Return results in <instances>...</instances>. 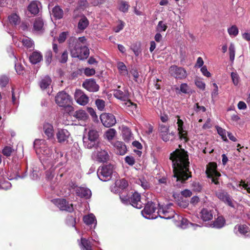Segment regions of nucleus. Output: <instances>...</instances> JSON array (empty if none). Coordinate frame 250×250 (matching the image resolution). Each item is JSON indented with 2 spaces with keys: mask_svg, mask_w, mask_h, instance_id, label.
Instances as JSON below:
<instances>
[{
  "mask_svg": "<svg viewBox=\"0 0 250 250\" xmlns=\"http://www.w3.org/2000/svg\"><path fill=\"white\" fill-rule=\"evenodd\" d=\"M114 166L111 164L100 167L98 169V176L103 181H108L111 178Z\"/></svg>",
  "mask_w": 250,
  "mask_h": 250,
  "instance_id": "20e7f679",
  "label": "nucleus"
},
{
  "mask_svg": "<svg viewBox=\"0 0 250 250\" xmlns=\"http://www.w3.org/2000/svg\"><path fill=\"white\" fill-rule=\"evenodd\" d=\"M229 59L231 62H233L235 58V48L233 43H231L229 48Z\"/></svg>",
  "mask_w": 250,
  "mask_h": 250,
  "instance_id": "de8ad7c7",
  "label": "nucleus"
},
{
  "mask_svg": "<svg viewBox=\"0 0 250 250\" xmlns=\"http://www.w3.org/2000/svg\"><path fill=\"white\" fill-rule=\"evenodd\" d=\"M162 139L165 142H167L169 140H172V138H170L169 132H166L165 133L160 134Z\"/></svg>",
  "mask_w": 250,
  "mask_h": 250,
  "instance_id": "680f3d73",
  "label": "nucleus"
},
{
  "mask_svg": "<svg viewBox=\"0 0 250 250\" xmlns=\"http://www.w3.org/2000/svg\"><path fill=\"white\" fill-rule=\"evenodd\" d=\"M125 161L126 163L130 166H133L135 164V159L132 156H126Z\"/></svg>",
  "mask_w": 250,
  "mask_h": 250,
  "instance_id": "0e129e2a",
  "label": "nucleus"
},
{
  "mask_svg": "<svg viewBox=\"0 0 250 250\" xmlns=\"http://www.w3.org/2000/svg\"><path fill=\"white\" fill-rule=\"evenodd\" d=\"M15 70L17 73L19 74H23L24 72V69L22 65L20 64H16L15 65Z\"/></svg>",
  "mask_w": 250,
  "mask_h": 250,
  "instance_id": "052dcab7",
  "label": "nucleus"
},
{
  "mask_svg": "<svg viewBox=\"0 0 250 250\" xmlns=\"http://www.w3.org/2000/svg\"><path fill=\"white\" fill-rule=\"evenodd\" d=\"M22 45L26 48H33L34 47V42L31 39L27 37L23 38L22 40Z\"/></svg>",
  "mask_w": 250,
  "mask_h": 250,
  "instance_id": "58836bf2",
  "label": "nucleus"
},
{
  "mask_svg": "<svg viewBox=\"0 0 250 250\" xmlns=\"http://www.w3.org/2000/svg\"><path fill=\"white\" fill-rule=\"evenodd\" d=\"M129 5L127 4V2L125 1H122L120 3V6L119 9L120 11L126 13L128 11Z\"/></svg>",
  "mask_w": 250,
  "mask_h": 250,
  "instance_id": "864d4df0",
  "label": "nucleus"
},
{
  "mask_svg": "<svg viewBox=\"0 0 250 250\" xmlns=\"http://www.w3.org/2000/svg\"><path fill=\"white\" fill-rule=\"evenodd\" d=\"M117 67L120 74L122 75L125 76L128 74L126 67L124 62H119L117 64Z\"/></svg>",
  "mask_w": 250,
  "mask_h": 250,
  "instance_id": "37998d69",
  "label": "nucleus"
},
{
  "mask_svg": "<svg viewBox=\"0 0 250 250\" xmlns=\"http://www.w3.org/2000/svg\"><path fill=\"white\" fill-rule=\"evenodd\" d=\"M43 130L48 139H51L54 137V129L53 125L49 123H45L43 125Z\"/></svg>",
  "mask_w": 250,
  "mask_h": 250,
  "instance_id": "4be33fe9",
  "label": "nucleus"
},
{
  "mask_svg": "<svg viewBox=\"0 0 250 250\" xmlns=\"http://www.w3.org/2000/svg\"><path fill=\"white\" fill-rule=\"evenodd\" d=\"M159 131L160 134L165 133L166 132H169V126H167L164 125H160Z\"/></svg>",
  "mask_w": 250,
  "mask_h": 250,
  "instance_id": "774afa93",
  "label": "nucleus"
},
{
  "mask_svg": "<svg viewBox=\"0 0 250 250\" xmlns=\"http://www.w3.org/2000/svg\"><path fill=\"white\" fill-rule=\"evenodd\" d=\"M216 196L222 201L224 202L230 207H233L231 198L228 193L222 191H218L216 193Z\"/></svg>",
  "mask_w": 250,
  "mask_h": 250,
  "instance_id": "aec40b11",
  "label": "nucleus"
},
{
  "mask_svg": "<svg viewBox=\"0 0 250 250\" xmlns=\"http://www.w3.org/2000/svg\"><path fill=\"white\" fill-rule=\"evenodd\" d=\"M88 25L89 21L88 19L85 16H83L79 20L78 24V28L79 30L83 31L86 28Z\"/></svg>",
  "mask_w": 250,
  "mask_h": 250,
  "instance_id": "473e14b6",
  "label": "nucleus"
},
{
  "mask_svg": "<svg viewBox=\"0 0 250 250\" xmlns=\"http://www.w3.org/2000/svg\"><path fill=\"white\" fill-rule=\"evenodd\" d=\"M82 44L77 39H73L69 41V48L71 56L72 58H78L82 50Z\"/></svg>",
  "mask_w": 250,
  "mask_h": 250,
  "instance_id": "0eeeda50",
  "label": "nucleus"
},
{
  "mask_svg": "<svg viewBox=\"0 0 250 250\" xmlns=\"http://www.w3.org/2000/svg\"><path fill=\"white\" fill-rule=\"evenodd\" d=\"M81 246L82 250H92L90 242L86 238H81Z\"/></svg>",
  "mask_w": 250,
  "mask_h": 250,
  "instance_id": "e433bc0d",
  "label": "nucleus"
},
{
  "mask_svg": "<svg viewBox=\"0 0 250 250\" xmlns=\"http://www.w3.org/2000/svg\"><path fill=\"white\" fill-rule=\"evenodd\" d=\"M68 33V32H63L59 35L58 39V41L59 43H62L64 42L66 39Z\"/></svg>",
  "mask_w": 250,
  "mask_h": 250,
  "instance_id": "bf43d9fd",
  "label": "nucleus"
},
{
  "mask_svg": "<svg viewBox=\"0 0 250 250\" xmlns=\"http://www.w3.org/2000/svg\"><path fill=\"white\" fill-rule=\"evenodd\" d=\"M169 159L172 163L173 172V181L176 185L180 187L191 177V172L189 170V162L188 152L184 149H176L170 153Z\"/></svg>",
  "mask_w": 250,
  "mask_h": 250,
  "instance_id": "f257e3e1",
  "label": "nucleus"
},
{
  "mask_svg": "<svg viewBox=\"0 0 250 250\" xmlns=\"http://www.w3.org/2000/svg\"><path fill=\"white\" fill-rule=\"evenodd\" d=\"M234 232L235 234L238 233L244 238H250V229L246 224H237L234 228Z\"/></svg>",
  "mask_w": 250,
  "mask_h": 250,
  "instance_id": "4468645a",
  "label": "nucleus"
},
{
  "mask_svg": "<svg viewBox=\"0 0 250 250\" xmlns=\"http://www.w3.org/2000/svg\"><path fill=\"white\" fill-rule=\"evenodd\" d=\"M172 204L170 203L167 205H161L158 204L159 208L158 211L156 212L157 216H159L162 218L169 219L174 217L175 214V211L171 208Z\"/></svg>",
  "mask_w": 250,
  "mask_h": 250,
  "instance_id": "7ed1b4c3",
  "label": "nucleus"
},
{
  "mask_svg": "<svg viewBox=\"0 0 250 250\" xmlns=\"http://www.w3.org/2000/svg\"><path fill=\"white\" fill-rule=\"evenodd\" d=\"M42 60V55L41 52L33 51L29 56V61L32 64H35L40 62Z\"/></svg>",
  "mask_w": 250,
  "mask_h": 250,
  "instance_id": "393cba45",
  "label": "nucleus"
},
{
  "mask_svg": "<svg viewBox=\"0 0 250 250\" xmlns=\"http://www.w3.org/2000/svg\"><path fill=\"white\" fill-rule=\"evenodd\" d=\"M116 131L114 128L108 129L105 133V137L108 141L113 140L116 134Z\"/></svg>",
  "mask_w": 250,
  "mask_h": 250,
  "instance_id": "79ce46f5",
  "label": "nucleus"
},
{
  "mask_svg": "<svg viewBox=\"0 0 250 250\" xmlns=\"http://www.w3.org/2000/svg\"><path fill=\"white\" fill-rule=\"evenodd\" d=\"M214 213L213 209L208 208H203L200 211L201 218L204 221H208L213 218Z\"/></svg>",
  "mask_w": 250,
  "mask_h": 250,
  "instance_id": "6ab92c4d",
  "label": "nucleus"
},
{
  "mask_svg": "<svg viewBox=\"0 0 250 250\" xmlns=\"http://www.w3.org/2000/svg\"><path fill=\"white\" fill-rule=\"evenodd\" d=\"M114 149L117 154L124 155L127 151L125 144L121 141H117L114 144Z\"/></svg>",
  "mask_w": 250,
  "mask_h": 250,
  "instance_id": "412c9836",
  "label": "nucleus"
},
{
  "mask_svg": "<svg viewBox=\"0 0 250 250\" xmlns=\"http://www.w3.org/2000/svg\"><path fill=\"white\" fill-rule=\"evenodd\" d=\"M28 10L32 14L36 15L39 12L37 1H32L28 6Z\"/></svg>",
  "mask_w": 250,
  "mask_h": 250,
  "instance_id": "c9c22d12",
  "label": "nucleus"
},
{
  "mask_svg": "<svg viewBox=\"0 0 250 250\" xmlns=\"http://www.w3.org/2000/svg\"><path fill=\"white\" fill-rule=\"evenodd\" d=\"M128 202L134 208L140 209L145 204L141 201V194L137 192H134L130 196Z\"/></svg>",
  "mask_w": 250,
  "mask_h": 250,
  "instance_id": "f8f14e48",
  "label": "nucleus"
},
{
  "mask_svg": "<svg viewBox=\"0 0 250 250\" xmlns=\"http://www.w3.org/2000/svg\"><path fill=\"white\" fill-rule=\"evenodd\" d=\"M113 95L116 98L124 101H127L128 104V106L130 105L134 106L135 108H137V105L136 104L132 103L130 100H129V93L128 92L124 89L122 91L120 89H116L114 90Z\"/></svg>",
  "mask_w": 250,
  "mask_h": 250,
  "instance_id": "1a4fd4ad",
  "label": "nucleus"
},
{
  "mask_svg": "<svg viewBox=\"0 0 250 250\" xmlns=\"http://www.w3.org/2000/svg\"><path fill=\"white\" fill-rule=\"evenodd\" d=\"M80 54L78 58L80 60H84L88 58L89 55V50L87 47L85 45L82 46V50H81Z\"/></svg>",
  "mask_w": 250,
  "mask_h": 250,
  "instance_id": "4c0bfd02",
  "label": "nucleus"
},
{
  "mask_svg": "<svg viewBox=\"0 0 250 250\" xmlns=\"http://www.w3.org/2000/svg\"><path fill=\"white\" fill-rule=\"evenodd\" d=\"M176 117L178 118L177 124L179 138L181 140H183L185 142H187L188 141V138L187 137V132L183 128L184 122L180 119L179 116L177 115Z\"/></svg>",
  "mask_w": 250,
  "mask_h": 250,
  "instance_id": "f3484780",
  "label": "nucleus"
},
{
  "mask_svg": "<svg viewBox=\"0 0 250 250\" xmlns=\"http://www.w3.org/2000/svg\"><path fill=\"white\" fill-rule=\"evenodd\" d=\"M109 159V156L108 152L105 150H102L99 151L97 154V160L100 162L104 163Z\"/></svg>",
  "mask_w": 250,
  "mask_h": 250,
  "instance_id": "7c9ffc66",
  "label": "nucleus"
},
{
  "mask_svg": "<svg viewBox=\"0 0 250 250\" xmlns=\"http://www.w3.org/2000/svg\"><path fill=\"white\" fill-rule=\"evenodd\" d=\"M226 220L225 218L221 215L218 217L212 222L213 227L217 229H220L225 226Z\"/></svg>",
  "mask_w": 250,
  "mask_h": 250,
  "instance_id": "c756f323",
  "label": "nucleus"
},
{
  "mask_svg": "<svg viewBox=\"0 0 250 250\" xmlns=\"http://www.w3.org/2000/svg\"><path fill=\"white\" fill-rule=\"evenodd\" d=\"M83 86L90 92H95L99 90V86L95 80L89 79L85 80L83 83Z\"/></svg>",
  "mask_w": 250,
  "mask_h": 250,
  "instance_id": "2eb2a0df",
  "label": "nucleus"
},
{
  "mask_svg": "<svg viewBox=\"0 0 250 250\" xmlns=\"http://www.w3.org/2000/svg\"><path fill=\"white\" fill-rule=\"evenodd\" d=\"M55 102L59 106L66 107L70 106L72 99L70 96L67 93L62 91L56 96Z\"/></svg>",
  "mask_w": 250,
  "mask_h": 250,
  "instance_id": "423d86ee",
  "label": "nucleus"
},
{
  "mask_svg": "<svg viewBox=\"0 0 250 250\" xmlns=\"http://www.w3.org/2000/svg\"><path fill=\"white\" fill-rule=\"evenodd\" d=\"M54 203L61 210H65L69 212H72L74 210L73 205L70 204L65 199L58 198L54 200Z\"/></svg>",
  "mask_w": 250,
  "mask_h": 250,
  "instance_id": "9d476101",
  "label": "nucleus"
},
{
  "mask_svg": "<svg viewBox=\"0 0 250 250\" xmlns=\"http://www.w3.org/2000/svg\"><path fill=\"white\" fill-rule=\"evenodd\" d=\"M83 142L84 146L89 149L97 148L99 143V142L95 141L94 139H91L85 136L83 137Z\"/></svg>",
  "mask_w": 250,
  "mask_h": 250,
  "instance_id": "b1692460",
  "label": "nucleus"
},
{
  "mask_svg": "<svg viewBox=\"0 0 250 250\" xmlns=\"http://www.w3.org/2000/svg\"><path fill=\"white\" fill-rule=\"evenodd\" d=\"M9 82V78L6 76H1L0 77V86L5 87Z\"/></svg>",
  "mask_w": 250,
  "mask_h": 250,
  "instance_id": "13d9d810",
  "label": "nucleus"
},
{
  "mask_svg": "<svg viewBox=\"0 0 250 250\" xmlns=\"http://www.w3.org/2000/svg\"><path fill=\"white\" fill-rule=\"evenodd\" d=\"M123 137L124 141L129 142L133 139V134L130 128L127 126H124L122 129Z\"/></svg>",
  "mask_w": 250,
  "mask_h": 250,
  "instance_id": "a878e982",
  "label": "nucleus"
},
{
  "mask_svg": "<svg viewBox=\"0 0 250 250\" xmlns=\"http://www.w3.org/2000/svg\"><path fill=\"white\" fill-rule=\"evenodd\" d=\"M70 135V133L66 129H59L56 134L58 142L60 143H63L65 142H67Z\"/></svg>",
  "mask_w": 250,
  "mask_h": 250,
  "instance_id": "a211bd4d",
  "label": "nucleus"
},
{
  "mask_svg": "<svg viewBox=\"0 0 250 250\" xmlns=\"http://www.w3.org/2000/svg\"><path fill=\"white\" fill-rule=\"evenodd\" d=\"M158 207V204L152 201H148L142 211V213L146 218L155 219L157 217L156 210Z\"/></svg>",
  "mask_w": 250,
  "mask_h": 250,
  "instance_id": "f03ea898",
  "label": "nucleus"
},
{
  "mask_svg": "<svg viewBox=\"0 0 250 250\" xmlns=\"http://www.w3.org/2000/svg\"><path fill=\"white\" fill-rule=\"evenodd\" d=\"M95 104L98 109L103 110L105 106V102L101 99H97L95 101Z\"/></svg>",
  "mask_w": 250,
  "mask_h": 250,
  "instance_id": "4d7b16f0",
  "label": "nucleus"
},
{
  "mask_svg": "<svg viewBox=\"0 0 250 250\" xmlns=\"http://www.w3.org/2000/svg\"><path fill=\"white\" fill-rule=\"evenodd\" d=\"M52 53L51 50L46 52L45 54V62L47 65H49L52 61Z\"/></svg>",
  "mask_w": 250,
  "mask_h": 250,
  "instance_id": "6e6d98bb",
  "label": "nucleus"
},
{
  "mask_svg": "<svg viewBox=\"0 0 250 250\" xmlns=\"http://www.w3.org/2000/svg\"><path fill=\"white\" fill-rule=\"evenodd\" d=\"M51 82L52 80L50 77L48 76H45L41 79L39 84L41 88L44 90L50 85Z\"/></svg>",
  "mask_w": 250,
  "mask_h": 250,
  "instance_id": "bb28decb",
  "label": "nucleus"
},
{
  "mask_svg": "<svg viewBox=\"0 0 250 250\" xmlns=\"http://www.w3.org/2000/svg\"><path fill=\"white\" fill-rule=\"evenodd\" d=\"M206 173L208 177L211 178L212 182L218 185L219 182L218 177L221 176L220 173L217 171V164L215 162H210L207 166Z\"/></svg>",
  "mask_w": 250,
  "mask_h": 250,
  "instance_id": "39448f33",
  "label": "nucleus"
},
{
  "mask_svg": "<svg viewBox=\"0 0 250 250\" xmlns=\"http://www.w3.org/2000/svg\"><path fill=\"white\" fill-rule=\"evenodd\" d=\"M83 221L86 225L90 226L94 224L95 221L96 222V219L95 216L91 213L87 215H85L83 217Z\"/></svg>",
  "mask_w": 250,
  "mask_h": 250,
  "instance_id": "f704fd0d",
  "label": "nucleus"
},
{
  "mask_svg": "<svg viewBox=\"0 0 250 250\" xmlns=\"http://www.w3.org/2000/svg\"><path fill=\"white\" fill-rule=\"evenodd\" d=\"M100 118L102 124L106 127L113 126L117 122L115 116L111 113H103Z\"/></svg>",
  "mask_w": 250,
  "mask_h": 250,
  "instance_id": "6e6552de",
  "label": "nucleus"
},
{
  "mask_svg": "<svg viewBox=\"0 0 250 250\" xmlns=\"http://www.w3.org/2000/svg\"><path fill=\"white\" fill-rule=\"evenodd\" d=\"M67 59L68 53L67 51L65 50L62 53L60 62L62 63H65L67 61Z\"/></svg>",
  "mask_w": 250,
  "mask_h": 250,
  "instance_id": "338daca9",
  "label": "nucleus"
},
{
  "mask_svg": "<svg viewBox=\"0 0 250 250\" xmlns=\"http://www.w3.org/2000/svg\"><path fill=\"white\" fill-rule=\"evenodd\" d=\"M228 32L229 36L236 37L239 33V30L235 25H233L228 28Z\"/></svg>",
  "mask_w": 250,
  "mask_h": 250,
  "instance_id": "c03bdc74",
  "label": "nucleus"
},
{
  "mask_svg": "<svg viewBox=\"0 0 250 250\" xmlns=\"http://www.w3.org/2000/svg\"><path fill=\"white\" fill-rule=\"evenodd\" d=\"M52 14L56 19H61L63 17V11L59 6H55L52 9Z\"/></svg>",
  "mask_w": 250,
  "mask_h": 250,
  "instance_id": "2f4dec72",
  "label": "nucleus"
},
{
  "mask_svg": "<svg viewBox=\"0 0 250 250\" xmlns=\"http://www.w3.org/2000/svg\"><path fill=\"white\" fill-rule=\"evenodd\" d=\"M84 136L91 139H94V140L99 142V132L96 129H89L87 134Z\"/></svg>",
  "mask_w": 250,
  "mask_h": 250,
  "instance_id": "72a5a7b5",
  "label": "nucleus"
},
{
  "mask_svg": "<svg viewBox=\"0 0 250 250\" xmlns=\"http://www.w3.org/2000/svg\"><path fill=\"white\" fill-rule=\"evenodd\" d=\"M73 117L79 121L86 122L88 119V115L86 112L82 109L76 110L73 114Z\"/></svg>",
  "mask_w": 250,
  "mask_h": 250,
  "instance_id": "5701e85b",
  "label": "nucleus"
},
{
  "mask_svg": "<svg viewBox=\"0 0 250 250\" xmlns=\"http://www.w3.org/2000/svg\"><path fill=\"white\" fill-rule=\"evenodd\" d=\"M75 99L77 103L82 105H86L89 101V98L81 90H77L75 93Z\"/></svg>",
  "mask_w": 250,
  "mask_h": 250,
  "instance_id": "dca6fc26",
  "label": "nucleus"
},
{
  "mask_svg": "<svg viewBox=\"0 0 250 250\" xmlns=\"http://www.w3.org/2000/svg\"><path fill=\"white\" fill-rule=\"evenodd\" d=\"M14 151V150L11 146H6L2 149V153L6 157H9Z\"/></svg>",
  "mask_w": 250,
  "mask_h": 250,
  "instance_id": "8fccbe9b",
  "label": "nucleus"
},
{
  "mask_svg": "<svg viewBox=\"0 0 250 250\" xmlns=\"http://www.w3.org/2000/svg\"><path fill=\"white\" fill-rule=\"evenodd\" d=\"M169 72L171 76L179 79H184L187 75V72L184 68L174 65L170 67Z\"/></svg>",
  "mask_w": 250,
  "mask_h": 250,
  "instance_id": "9b49d317",
  "label": "nucleus"
},
{
  "mask_svg": "<svg viewBox=\"0 0 250 250\" xmlns=\"http://www.w3.org/2000/svg\"><path fill=\"white\" fill-rule=\"evenodd\" d=\"M193 189L194 191L200 192L202 190V186L199 182H194L192 184Z\"/></svg>",
  "mask_w": 250,
  "mask_h": 250,
  "instance_id": "e2e57ef3",
  "label": "nucleus"
},
{
  "mask_svg": "<svg viewBox=\"0 0 250 250\" xmlns=\"http://www.w3.org/2000/svg\"><path fill=\"white\" fill-rule=\"evenodd\" d=\"M120 198L123 203H127L130 196H128L126 191H123L120 193Z\"/></svg>",
  "mask_w": 250,
  "mask_h": 250,
  "instance_id": "3c124183",
  "label": "nucleus"
},
{
  "mask_svg": "<svg viewBox=\"0 0 250 250\" xmlns=\"http://www.w3.org/2000/svg\"><path fill=\"white\" fill-rule=\"evenodd\" d=\"M137 183L140 185L145 189H148L150 187L149 182L144 178H139L137 180Z\"/></svg>",
  "mask_w": 250,
  "mask_h": 250,
  "instance_id": "a18cd8bd",
  "label": "nucleus"
},
{
  "mask_svg": "<svg viewBox=\"0 0 250 250\" xmlns=\"http://www.w3.org/2000/svg\"><path fill=\"white\" fill-rule=\"evenodd\" d=\"M9 22L11 24L17 25L20 23V18L16 14H12L8 17Z\"/></svg>",
  "mask_w": 250,
  "mask_h": 250,
  "instance_id": "ea45409f",
  "label": "nucleus"
},
{
  "mask_svg": "<svg viewBox=\"0 0 250 250\" xmlns=\"http://www.w3.org/2000/svg\"><path fill=\"white\" fill-rule=\"evenodd\" d=\"M44 22L41 18H37L33 22V29L36 31H42L43 29Z\"/></svg>",
  "mask_w": 250,
  "mask_h": 250,
  "instance_id": "cd10ccee",
  "label": "nucleus"
},
{
  "mask_svg": "<svg viewBox=\"0 0 250 250\" xmlns=\"http://www.w3.org/2000/svg\"><path fill=\"white\" fill-rule=\"evenodd\" d=\"M95 70L93 68H86L84 69V73L87 76H91L95 74Z\"/></svg>",
  "mask_w": 250,
  "mask_h": 250,
  "instance_id": "69168bd1",
  "label": "nucleus"
},
{
  "mask_svg": "<svg viewBox=\"0 0 250 250\" xmlns=\"http://www.w3.org/2000/svg\"><path fill=\"white\" fill-rule=\"evenodd\" d=\"M177 204L179 207L185 208L188 206L189 201L187 198L181 196L177 200Z\"/></svg>",
  "mask_w": 250,
  "mask_h": 250,
  "instance_id": "a19ab883",
  "label": "nucleus"
},
{
  "mask_svg": "<svg viewBox=\"0 0 250 250\" xmlns=\"http://www.w3.org/2000/svg\"><path fill=\"white\" fill-rule=\"evenodd\" d=\"M231 77L233 84L237 85L239 83V77L236 72H232Z\"/></svg>",
  "mask_w": 250,
  "mask_h": 250,
  "instance_id": "5fc2aeb1",
  "label": "nucleus"
},
{
  "mask_svg": "<svg viewBox=\"0 0 250 250\" xmlns=\"http://www.w3.org/2000/svg\"><path fill=\"white\" fill-rule=\"evenodd\" d=\"M130 49L133 51L136 57H138L142 54V49L140 42H136L133 43L131 45Z\"/></svg>",
  "mask_w": 250,
  "mask_h": 250,
  "instance_id": "c85d7f7f",
  "label": "nucleus"
},
{
  "mask_svg": "<svg viewBox=\"0 0 250 250\" xmlns=\"http://www.w3.org/2000/svg\"><path fill=\"white\" fill-rule=\"evenodd\" d=\"M72 188L75 189V191L77 196L80 198L89 199L91 196V190L83 187H77L75 184H73L71 186Z\"/></svg>",
  "mask_w": 250,
  "mask_h": 250,
  "instance_id": "ddd939ff",
  "label": "nucleus"
},
{
  "mask_svg": "<svg viewBox=\"0 0 250 250\" xmlns=\"http://www.w3.org/2000/svg\"><path fill=\"white\" fill-rule=\"evenodd\" d=\"M216 128L217 129V133L221 136L222 139L224 141L227 140L226 134V130L218 126H216Z\"/></svg>",
  "mask_w": 250,
  "mask_h": 250,
  "instance_id": "603ef678",
  "label": "nucleus"
},
{
  "mask_svg": "<svg viewBox=\"0 0 250 250\" xmlns=\"http://www.w3.org/2000/svg\"><path fill=\"white\" fill-rule=\"evenodd\" d=\"M167 28L166 24L164 23L163 21H159L158 25L156 26V31L159 32L165 31Z\"/></svg>",
  "mask_w": 250,
  "mask_h": 250,
  "instance_id": "09e8293b",
  "label": "nucleus"
},
{
  "mask_svg": "<svg viewBox=\"0 0 250 250\" xmlns=\"http://www.w3.org/2000/svg\"><path fill=\"white\" fill-rule=\"evenodd\" d=\"M116 185L122 190L125 189L128 186L127 181L125 179H122L119 181H117Z\"/></svg>",
  "mask_w": 250,
  "mask_h": 250,
  "instance_id": "49530a36",
  "label": "nucleus"
}]
</instances>
